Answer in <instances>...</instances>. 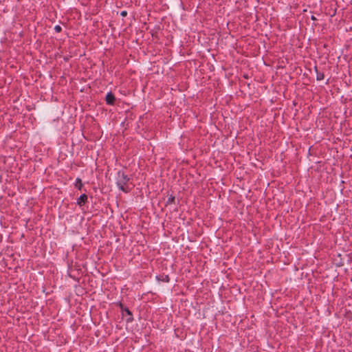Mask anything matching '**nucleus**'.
<instances>
[{"label":"nucleus","instance_id":"nucleus-6","mask_svg":"<svg viewBox=\"0 0 352 352\" xmlns=\"http://www.w3.org/2000/svg\"><path fill=\"white\" fill-rule=\"evenodd\" d=\"M54 30H56V32H59L61 30V28L59 25H56L54 27Z\"/></svg>","mask_w":352,"mask_h":352},{"label":"nucleus","instance_id":"nucleus-5","mask_svg":"<svg viewBox=\"0 0 352 352\" xmlns=\"http://www.w3.org/2000/svg\"><path fill=\"white\" fill-rule=\"evenodd\" d=\"M75 186L78 189H81L82 184V182H81V180L80 179H77V180L76 182V184H75Z\"/></svg>","mask_w":352,"mask_h":352},{"label":"nucleus","instance_id":"nucleus-3","mask_svg":"<svg viewBox=\"0 0 352 352\" xmlns=\"http://www.w3.org/2000/svg\"><path fill=\"white\" fill-rule=\"evenodd\" d=\"M115 100V97L111 93H108L106 96V101L108 104H112Z\"/></svg>","mask_w":352,"mask_h":352},{"label":"nucleus","instance_id":"nucleus-4","mask_svg":"<svg viewBox=\"0 0 352 352\" xmlns=\"http://www.w3.org/2000/svg\"><path fill=\"white\" fill-rule=\"evenodd\" d=\"M87 199V197L86 195H81L78 201H77V204L79 205V206H82L83 204L85 203L86 200Z\"/></svg>","mask_w":352,"mask_h":352},{"label":"nucleus","instance_id":"nucleus-2","mask_svg":"<svg viewBox=\"0 0 352 352\" xmlns=\"http://www.w3.org/2000/svg\"><path fill=\"white\" fill-rule=\"evenodd\" d=\"M131 315L132 314H131V311L128 309H123L122 316L124 317L128 316V318L126 319L127 322H131L132 320Z\"/></svg>","mask_w":352,"mask_h":352},{"label":"nucleus","instance_id":"nucleus-8","mask_svg":"<svg viewBox=\"0 0 352 352\" xmlns=\"http://www.w3.org/2000/svg\"><path fill=\"white\" fill-rule=\"evenodd\" d=\"M322 78H323V76L322 75L318 76V77H317L318 80H322Z\"/></svg>","mask_w":352,"mask_h":352},{"label":"nucleus","instance_id":"nucleus-7","mask_svg":"<svg viewBox=\"0 0 352 352\" xmlns=\"http://www.w3.org/2000/svg\"><path fill=\"white\" fill-rule=\"evenodd\" d=\"M121 15H122V16H126V11H122V12H121Z\"/></svg>","mask_w":352,"mask_h":352},{"label":"nucleus","instance_id":"nucleus-1","mask_svg":"<svg viewBox=\"0 0 352 352\" xmlns=\"http://www.w3.org/2000/svg\"><path fill=\"white\" fill-rule=\"evenodd\" d=\"M128 177L123 173L118 172V178H117V186L118 188L122 191L126 192L129 190V186L127 184Z\"/></svg>","mask_w":352,"mask_h":352}]
</instances>
